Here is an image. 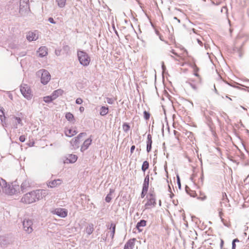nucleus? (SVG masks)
I'll return each instance as SVG.
<instances>
[{"mask_svg":"<svg viewBox=\"0 0 249 249\" xmlns=\"http://www.w3.org/2000/svg\"><path fill=\"white\" fill-rule=\"evenodd\" d=\"M77 55L80 64L83 66L89 65L91 59L89 54L84 51L78 50Z\"/></svg>","mask_w":249,"mask_h":249,"instance_id":"nucleus-1","label":"nucleus"},{"mask_svg":"<svg viewBox=\"0 0 249 249\" xmlns=\"http://www.w3.org/2000/svg\"><path fill=\"white\" fill-rule=\"evenodd\" d=\"M147 200L144 205L145 209H148L152 207H155L156 205V195L154 189L153 190L151 189L150 192L146 196Z\"/></svg>","mask_w":249,"mask_h":249,"instance_id":"nucleus-2","label":"nucleus"},{"mask_svg":"<svg viewBox=\"0 0 249 249\" xmlns=\"http://www.w3.org/2000/svg\"><path fill=\"white\" fill-rule=\"evenodd\" d=\"M38 200L36 191L26 193L21 198V201L26 204H31Z\"/></svg>","mask_w":249,"mask_h":249,"instance_id":"nucleus-3","label":"nucleus"},{"mask_svg":"<svg viewBox=\"0 0 249 249\" xmlns=\"http://www.w3.org/2000/svg\"><path fill=\"white\" fill-rule=\"evenodd\" d=\"M4 188L5 194L8 195H13L16 194L19 190V185L16 182H13L10 184L7 185V184L2 188Z\"/></svg>","mask_w":249,"mask_h":249,"instance_id":"nucleus-4","label":"nucleus"},{"mask_svg":"<svg viewBox=\"0 0 249 249\" xmlns=\"http://www.w3.org/2000/svg\"><path fill=\"white\" fill-rule=\"evenodd\" d=\"M33 220L29 218H25L22 221V225L24 231L28 234L31 233L33 231Z\"/></svg>","mask_w":249,"mask_h":249,"instance_id":"nucleus-5","label":"nucleus"},{"mask_svg":"<svg viewBox=\"0 0 249 249\" xmlns=\"http://www.w3.org/2000/svg\"><path fill=\"white\" fill-rule=\"evenodd\" d=\"M37 75H41V82L43 85H46L51 79V75L50 73L46 70L42 69L37 72Z\"/></svg>","mask_w":249,"mask_h":249,"instance_id":"nucleus-6","label":"nucleus"},{"mask_svg":"<svg viewBox=\"0 0 249 249\" xmlns=\"http://www.w3.org/2000/svg\"><path fill=\"white\" fill-rule=\"evenodd\" d=\"M19 11L21 14H27L30 12L29 0H20Z\"/></svg>","mask_w":249,"mask_h":249,"instance_id":"nucleus-7","label":"nucleus"},{"mask_svg":"<svg viewBox=\"0 0 249 249\" xmlns=\"http://www.w3.org/2000/svg\"><path fill=\"white\" fill-rule=\"evenodd\" d=\"M20 91L23 96L28 100H30L32 97V94H31V90L29 87L24 84L23 86L21 85L20 87Z\"/></svg>","mask_w":249,"mask_h":249,"instance_id":"nucleus-8","label":"nucleus"},{"mask_svg":"<svg viewBox=\"0 0 249 249\" xmlns=\"http://www.w3.org/2000/svg\"><path fill=\"white\" fill-rule=\"evenodd\" d=\"M52 213L61 218H65L68 215V210L64 208H56L53 211Z\"/></svg>","mask_w":249,"mask_h":249,"instance_id":"nucleus-9","label":"nucleus"},{"mask_svg":"<svg viewBox=\"0 0 249 249\" xmlns=\"http://www.w3.org/2000/svg\"><path fill=\"white\" fill-rule=\"evenodd\" d=\"M62 182L60 179H54L52 181H48L47 183L48 187L53 188L59 186Z\"/></svg>","mask_w":249,"mask_h":249,"instance_id":"nucleus-10","label":"nucleus"},{"mask_svg":"<svg viewBox=\"0 0 249 249\" xmlns=\"http://www.w3.org/2000/svg\"><path fill=\"white\" fill-rule=\"evenodd\" d=\"M91 142L92 140L90 138H88L86 140L81 147V151L84 152L87 150L89 146L91 144Z\"/></svg>","mask_w":249,"mask_h":249,"instance_id":"nucleus-11","label":"nucleus"},{"mask_svg":"<svg viewBox=\"0 0 249 249\" xmlns=\"http://www.w3.org/2000/svg\"><path fill=\"white\" fill-rule=\"evenodd\" d=\"M152 144V136L149 134L147 135L146 141V151L149 153L151 151Z\"/></svg>","mask_w":249,"mask_h":249,"instance_id":"nucleus-12","label":"nucleus"},{"mask_svg":"<svg viewBox=\"0 0 249 249\" xmlns=\"http://www.w3.org/2000/svg\"><path fill=\"white\" fill-rule=\"evenodd\" d=\"M65 135L68 137H71L77 133V131L71 128H66L64 130Z\"/></svg>","mask_w":249,"mask_h":249,"instance_id":"nucleus-13","label":"nucleus"},{"mask_svg":"<svg viewBox=\"0 0 249 249\" xmlns=\"http://www.w3.org/2000/svg\"><path fill=\"white\" fill-rule=\"evenodd\" d=\"M36 192L38 200L42 199L48 194L47 191L45 190H36Z\"/></svg>","mask_w":249,"mask_h":249,"instance_id":"nucleus-14","label":"nucleus"},{"mask_svg":"<svg viewBox=\"0 0 249 249\" xmlns=\"http://www.w3.org/2000/svg\"><path fill=\"white\" fill-rule=\"evenodd\" d=\"M77 160V156L73 154H70L68 155V157L67 158L65 163H73L76 162Z\"/></svg>","mask_w":249,"mask_h":249,"instance_id":"nucleus-15","label":"nucleus"},{"mask_svg":"<svg viewBox=\"0 0 249 249\" xmlns=\"http://www.w3.org/2000/svg\"><path fill=\"white\" fill-rule=\"evenodd\" d=\"M37 53L38 56L40 57H44L48 53L47 48L45 46L41 47L39 48Z\"/></svg>","mask_w":249,"mask_h":249,"instance_id":"nucleus-16","label":"nucleus"},{"mask_svg":"<svg viewBox=\"0 0 249 249\" xmlns=\"http://www.w3.org/2000/svg\"><path fill=\"white\" fill-rule=\"evenodd\" d=\"M64 92L63 90L61 89H58L57 90H55L52 93V97H53V98L55 100L58 97L62 95Z\"/></svg>","mask_w":249,"mask_h":249,"instance_id":"nucleus-17","label":"nucleus"},{"mask_svg":"<svg viewBox=\"0 0 249 249\" xmlns=\"http://www.w3.org/2000/svg\"><path fill=\"white\" fill-rule=\"evenodd\" d=\"M146 225V221L143 219L139 221L136 225V228L141 232L142 231V229H141V227H143Z\"/></svg>","mask_w":249,"mask_h":249,"instance_id":"nucleus-18","label":"nucleus"},{"mask_svg":"<svg viewBox=\"0 0 249 249\" xmlns=\"http://www.w3.org/2000/svg\"><path fill=\"white\" fill-rule=\"evenodd\" d=\"M30 184L28 180H24L21 184L20 188L22 193L26 192L27 188L30 187Z\"/></svg>","mask_w":249,"mask_h":249,"instance_id":"nucleus-19","label":"nucleus"},{"mask_svg":"<svg viewBox=\"0 0 249 249\" xmlns=\"http://www.w3.org/2000/svg\"><path fill=\"white\" fill-rule=\"evenodd\" d=\"M135 239L129 240L124 245V249H132L134 245L133 241H135Z\"/></svg>","mask_w":249,"mask_h":249,"instance_id":"nucleus-20","label":"nucleus"},{"mask_svg":"<svg viewBox=\"0 0 249 249\" xmlns=\"http://www.w3.org/2000/svg\"><path fill=\"white\" fill-rule=\"evenodd\" d=\"M71 144L74 149H77L79 147L80 141L75 137L71 140Z\"/></svg>","mask_w":249,"mask_h":249,"instance_id":"nucleus-21","label":"nucleus"},{"mask_svg":"<svg viewBox=\"0 0 249 249\" xmlns=\"http://www.w3.org/2000/svg\"><path fill=\"white\" fill-rule=\"evenodd\" d=\"M9 243V241L6 239V238L5 237L0 236V247H5L7 245H8Z\"/></svg>","mask_w":249,"mask_h":249,"instance_id":"nucleus-22","label":"nucleus"},{"mask_svg":"<svg viewBox=\"0 0 249 249\" xmlns=\"http://www.w3.org/2000/svg\"><path fill=\"white\" fill-rule=\"evenodd\" d=\"M107 228L111 230L110 235V237H111V239H113L114 238L115 233L116 224L114 223H111L109 227L108 226Z\"/></svg>","mask_w":249,"mask_h":249,"instance_id":"nucleus-23","label":"nucleus"},{"mask_svg":"<svg viewBox=\"0 0 249 249\" xmlns=\"http://www.w3.org/2000/svg\"><path fill=\"white\" fill-rule=\"evenodd\" d=\"M26 38L29 41L36 40L37 38L36 35L33 32H29L27 35Z\"/></svg>","mask_w":249,"mask_h":249,"instance_id":"nucleus-24","label":"nucleus"},{"mask_svg":"<svg viewBox=\"0 0 249 249\" xmlns=\"http://www.w3.org/2000/svg\"><path fill=\"white\" fill-rule=\"evenodd\" d=\"M65 117L69 122L74 123L75 122V119L73 115L71 112H67L65 115Z\"/></svg>","mask_w":249,"mask_h":249,"instance_id":"nucleus-25","label":"nucleus"},{"mask_svg":"<svg viewBox=\"0 0 249 249\" xmlns=\"http://www.w3.org/2000/svg\"><path fill=\"white\" fill-rule=\"evenodd\" d=\"M94 231V227L92 224H89L86 228V233L89 235H90Z\"/></svg>","mask_w":249,"mask_h":249,"instance_id":"nucleus-26","label":"nucleus"},{"mask_svg":"<svg viewBox=\"0 0 249 249\" xmlns=\"http://www.w3.org/2000/svg\"><path fill=\"white\" fill-rule=\"evenodd\" d=\"M108 112V108L105 106H102L101 107L100 114L101 116H105L107 115Z\"/></svg>","mask_w":249,"mask_h":249,"instance_id":"nucleus-27","label":"nucleus"},{"mask_svg":"<svg viewBox=\"0 0 249 249\" xmlns=\"http://www.w3.org/2000/svg\"><path fill=\"white\" fill-rule=\"evenodd\" d=\"M185 190L187 193L189 195L192 197H195L196 195V193L195 191L191 190L189 187L188 186H186L185 187Z\"/></svg>","mask_w":249,"mask_h":249,"instance_id":"nucleus-28","label":"nucleus"},{"mask_svg":"<svg viewBox=\"0 0 249 249\" xmlns=\"http://www.w3.org/2000/svg\"><path fill=\"white\" fill-rule=\"evenodd\" d=\"M186 83L194 90H196L197 88L196 85L194 83V81L192 79H189L188 81H186Z\"/></svg>","mask_w":249,"mask_h":249,"instance_id":"nucleus-29","label":"nucleus"},{"mask_svg":"<svg viewBox=\"0 0 249 249\" xmlns=\"http://www.w3.org/2000/svg\"><path fill=\"white\" fill-rule=\"evenodd\" d=\"M149 167V162L145 160V161H143V162L142 163V170L143 172H145V171L148 169Z\"/></svg>","mask_w":249,"mask_h":249,"instance_id":"nucleus-30","label":"nucleus"},{"mask_svg":"<svg viewBox=\"0 0 249 249\" xmlns=\"http://www.w3.org/2000/svg\"><path fill=\"white\" fill-rule=\"evenodd\" d=\"M58 6L60 8H63L65 6L66 0H56Z\"/></svg>","mask_w":249,"mask_h":249,"instance_id":"nucleus-31","label":"nucleus"},{"mask_svg":"<svg viewBox=\"0 0 249 249\" xmlns=\"http://www.w3.org/2000/svg\"><path fill=\"white\" fill-rule=\"evenodd\" d=\"M122 127L124 132H127L130 128V126L127 123H124L122 125Z\"/></svg>","mask_w":249,"mask_h":249,"instance_id":"nucleus-32","label":"nucleus"},{"mask_svg":"<svg viewBox=\"0 0 249 249\" xmlns=\"http://www.w3.org/2000/svg\"><path fill=\"white\" fill-rule=\"evenodd\" d=\"M114 192V190L110 189L109 191V194H108L105 198V200L107 202H110L111 200V195Z\"/></svg>","mask_w":249,"mask_h":249,"instance_id":"nucleus-33","label":"nucleus"},{"mask_svg":"<svg viewBox=\"0 0 249 249\" xmlns=\"http://www.w3.org/2000/svg\"><path fill=\"white\" fill-rule=\"evenodd\" d=\"M53 100H54V99L53 98V97H52V95L43 97V101L47 103H49Z\"/></svg>","mask_w":249,"mask_h":249,"instance_id":"nucleus-34","label":"nucleus"},{"mask_svg":"<svg viewBox=\"0 0 249 249\" xmlns=\"http://www.w3.org/2000/svg\"><path fill=\"white\" fill-rule=\"evenodd\" d=\"M4 109L3 108V107H1L0 108V119L2 122L5 119V116L4 115Z\"/></svg>","mask_w":249,"mask_h":249,"instance_id":"nucleus-35","label":"nucleus"},{"mask_svg":"<svg viewBox=\"0 0 249 249\" xmlns=\"http://www.w3.org/2000/svg\"><path fill=\"white\" fill-rule=\"evenodd\" d=\"M11 119L15 120L17 121V124H20L21 125H22V121H21V119H20V118L16 117L14 115H12L11 116Z\"/></svg>","mask_w":249,"mask_h":249,"instance_id":"nucleus-36","label":"nucleus"},{"mask_svg":"<svg viewBox=\"0 0 249 249\" xmlns=\"http://www.w3.org/2000/svg\"><path fill=\"white\" fill-rule=\"evenodd\" d=\"M149 182L143 181L142 190L148 191L149 188Z\"/></svg>","mask_w":249,"mask_h":249,"instance_id":"nucleus-37","label":"nucleus"},{"mask_svg":"<svg viewBox=\"0 0 249 249\" xmlns=\"http://www.w3.org/2000/svg\"><path fill=\"white\" fill-rule=\"evenodd\" d=\"M150 114L148 112L145 110L143 112V117L145 120H148L150 118Z\"/></svg>","mask_w":249,"mask_h":249,"instance_id":"nucleus-38","label":"nucleus"},{"mask_svg":"<svg viewBox=\"0 0 249 249\" xmlns=\"http://www.w3.org/2000/svg\"><path fill=\"white\" fill-rule=\"evenodd\" d=\"M6 184V182L5 180H4L2 178H1V179H0V187H3Z\"/></svg>","mask_w":249,"mask_h":249,"instance_id":"nucleus-39","label":"nucleus"},{"mask_svg":"<svg viewBox=\"0 0 249 249\" xmlns=\"http://www.w3.org/2000/svg\"><path fill=\"white\" fill-rule=\"evenodd\" d=\"M86 133L85 132H82V133H80V134H79L78 135V136L77 137H76L75 138H76V139L79 140L83 136H86Z\"/></svg>","mask_w":249,"mask_h":249,"instance_id":"nucleus-40","label":"nucleus"},{"mask_svg":"<svg viewBox=\"0 0 249 249\" xmlns=\"http://www.w3.org/2000/svg\"><path fill=\"white\" fill-rule=\"evenodd\" d=\"M223 202H221V206H222V204L225 203V201H226V202L228 201V198H227V195H226V193L224 194H224H223Z\"/></svg>","mask_w":249,"mask_h":249,"instance_id":"nucleus-41","label":"nucleus"},{"mask_svg":"<svg viewBox=\"0 0 249 249\" xmlns=\"http://www.w3.org/2000/svg\"><path fill=\"white\" fill-rule=\"evenodd\" d=\"M107 102L108 104L112 105L114 102V100L111 98H107Z\"/></svg>","mask_w":249,"mask_h":249,"instance_id":"nucleus-42","label":"nucleus"},{"mask_svg":"<svg viewBox=\"0 0 249 249\" xmlns=\"http://www.w3.org/2000/svg\"><path fill=\"white\" fill-rule=\"evenodd\" d=\"M75 103L76 104L80 105L83 103V100L81 98H78L76 100Z\"/></svg>","mask_w":249,"mask_h":249,"instance_id":"nucleus-43","label":"nucleus"},{"mask_svg":"<svg viewBox=\"0 0 249 249\" xmlns=\"http://www.w3.org/2000/svg\"><path fill=\"white\" fill-rule=\"evenodd\" d=\"M25 136L24 135H21L19 137V140L20 142H23L25 141Z\"/></svg>","mask_w":249,"mask_h":249,"instance_id":"nucleus-44","label":"nucleus"},{"mask_svg":"<svg viewBox=\"0 0 249 249\" xmlns=\"http://www.w3.org/2000/svg\"><path fill=\"white\" fill-rule=\"evenodd\" d=\"M148 191L142 190V193H141V197L143 198L146 194H147Z\"/></svg>","mask_w":249,"mask_h":249,"instance_id":"nucleus-45","label":"nucleus"},{"mask_svg":"<svg viewBox=\"0 0 249 249\" xmlns=\"http://www.w3.org/2000/svg\"><path fill=\"white\" fill-rule=\"evenodd\" d=\"M177 183H178V188L179 189H181V183H180V178H179V177L178 176H177Z\"/></svg>","mask_w":249,"mask_h":249,"instance_id":"nucleus-46","label":"nucleus"},{"mask_svg":"<svg viewBox=\"0 0 249 249\" xmlns=\"http://www.w3.org/2000/svg\"><path fill=\"white\" fill-rule=\"evenodd\" d=\"M221 12L222 13L225 12V13L227 14V13H228L227 7L226 6H223L221 10Z\"/></svg>","mask_w":249,"mask_h":249,"instance_id":"nucleus-47","label":"nucleus"},{"mask_svg":"<svg viewBox=\"0 0 249 249\" xmlns=\"http://www.w3.org/2000/svg\"><path fill=\"white\" fill-rule=\"evenodd\" d=\"M48 21H49L50 23H52V24H55V23H56V22H55V21L54 20L53 18H51V17H50V18H48Z\"/></svg>","mask_w":249,"mask_h":249,"instance_id":"nucleus-48","label":"nucleus"},{"mask_svg":"<svg viewBox=\"0 0 249 249\" xmlns=\"http://www.w3.org/2000/svg\"><path fill=\"white\" fill-rule=\"evenodd\" d=\"M145 181H146V182H149V175H147L145 176V178L144 179V181H143L145 182Z\"/></svg>","mask_w":249,"mask_h":249,"instance_id":"nucleus-49","label":"nucleus"},{"mask_svg":"<svg viewBox=\"0 0 249 249\" xmlns=\"http://www.w3.org/2000/svg\"><path fill=\"white\" fill-rule=\"evenodd\" d=\"M211 2H212V4L213 5H219L221 4V1H219L217 2H214L213 1H212Z\"/></svg>","mask_w":249,"mask_h":249,"instance_id":"nucleus-50","label":"nucleus"},{"mask_svg":"<svg viewBox=\"0 0 249 249\" xmlns=\"http://www.w3.org/2000/svg\"><path fill=\"white\" fill-rule=\"evenodd\" d=\"M112 28H113V30H114V32H115V34H116L118 36H119L118 33L117 31L116 30V29H115V26H114V24L112 25Z\"/></svg>","mask_w":249,"mask_h":249,"instance_id":"nucleus-51","label":"nucleus"},{"mask_svg":"<svg viewBox=\"0 0 249 249\" xmlns=\"http://www.w3.org/2000/svg\"><path fill=\"white\" fill-rule=\"evenodd\" d=\"M135 146L134 145H133L131 146V148H130V153L131 154H132L134 152V150H135Z\"/></svg>","mask_w":249,"mask_h":249,"instance_id":"nucleus-52","label":"nucleus"},{"mask_svg":"<svg viewBox=\"0 0 249 249\" xmlns=\"http://www.w3.org/2000/svg\"><path fill=\"white\" fill-rule=\"evenodd\" d=\"M227 83L228 84V85H229L230 86H231L232 87H233L234 88H236L238 89H241V88L239 87L236 86L235 85H232V84L228 83Z\"/></svg>","mask_w":249,"mask_h":249,"instance_id":"nucleus-53","label":"nucleus"},{"mask_svg":"<svg viewBox=\"0 0 249 249\" xmlns=\"http://www.w3.org/2000/svg\"><path fill=\"white\" fill-rule=\"evenodd\" d=\"M219 216L220 217V218H221V220L222 221V222L224 224V219L222 218V213L221 211H220L219 212Z\"/></svg>","mask_w":249,"mask_h":249,"instance_id":"nucleus-54","label":"nucleus"},{"mask_svg":"<svg viewBox=\"0 0 249 249\" xmlns=\"http://www.w3.org/2000/svg\"><path fill=\"white\" fill-rule=\"evenodd\" d=\"M85 110V108L83 107H79V111L81 112H83Z\"/></svg>","mask_w":249,"mask_h":249,"instance_id":"nucleus-55","label":"nucleus"},{"mask_svg":"<svg viewBox=\"0 0 249 249\" xmlns=\"http://www.w3.org/2000/svg\"><path fill=\"white\" fill-rule=\"evenodd\" d=\"M203 179H204V176H203V173H202L201 177L200 178V180L201 182H202V183H203Z\"/></svg>","mask_w":249,"mask_h":249,"instance_id":"nucleus-56","label":"nucleus"},{"mask_svg":"<svg viewBox=\"0 0 249 249\" xmlns=\"http://www.w3.org/2000/svg\"><path fill=\"white\" fill-rule=\"evenodd\" d=\"M197 41L198 42V43L200 45V46H202L203 45V43L202 42V41L199 39H197Z\"/></svg>","mask_w":249,"mask_h":249,"instance_id":"nucleus-57","label":"nucleus"},{"mask_svg":"<svg viewBox=\"0 0 249 249\" xmlns=\"http://www.w3.org/2000/svg\"><path fill=\"white\" fill-rule=\"evenodd\" d=\"M236 244L235 243L232 242V248L231 249H235Z\"/></svg>","mask_w":249,"mask_h":249,"instance_id":"nucleus-58","label":"nucleus"},{"mask_svg":"<svg viewBox=\"0 0 249 249\" xmlns=\"http://www.w3.org/2000/svg\"><path fill=\"white\" fill-rule=\"evenodd\" d=\"M239 242V240L237 238H236V239H233L232 242L236 243V242Z\"/></svg>","mask_w":249,"mask_h":249,"instance_id":"nucleus-59","label":"nucleus"},{"mask_svg":"<svg viewBox=\"0 0 249 249\" xmlns=\"http://www.w3.org/2000/svg\"><path fill=\"white\" fill-rule=\"evenodd\" d=\"M171 53H173L174 54H175V55H177V56H178V54H177V53L175 52V51H174V50H172L171 51Z\"/></svg>","mask_w":249,"mask_h":249,"instance_id":"nucleus-60","label":"nucleus"},{"mask_svg":"<svg viewBox=\"0 0 249 249\" xmlns=\"http://www.w3.org/2000/svg\"><path fill=\"white\" fill-rule=\"evenodd\" d=\"M194 75L196 76V77H198L199 78V79H200V77H199V74L197 73V72H195V73H194Z\"/></svg>","mask_w":249,"mask_h":249,"instance_id":"nucleus-61","label":"nucleus"},{"mask_svg":"<svg viewBox=\"0 0 249 249\" xmlns=\"http://www.w3.org/2000/svg\"><path fill=\"white\" fill-rule=\"evenodd\" d=\"M8 97L9 98H10L11 100L13 99V96L11 93H9Z\"/></svg>","mask_w":249,"mask_h":249,"instance_id":"nucleus-62","label":"nucleus"},{"mask_svg":"<svg viewBox=\"0 0 249 249\" xmlns=\"http://www.w3.org/2000/svg\"><path fill=\"white\" fill-rule=\"evenodd\" d=\"M63 49L64 50H67V49H69V47L68 45H66V46H64Z\"/></svg>","mask_w":249,"mask_h":249,"instance_id":"nucleus-63","label":"nucleus"},{"mask_svg":"<svg viewBox=\"0 0 249 249\" xmlns=\"http://www.w3.org/2000/svg\"><path fill=\"white\" fill-rule=\"evenodd\" d=\"M194 71L195 72H197L198 71V68L196 66L195 68L194 69Z\"/></svg>","mask_w":249,"mask_h":249,"instance_id":"nucleus-64","label":"nucleus"}]
</instances>
